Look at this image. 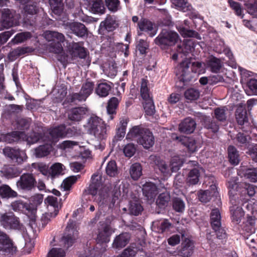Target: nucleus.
I'll list each match as a JSON object with an SVG mask.
<instances>
[{"instance_id":"nucleus-14","label":"nucleus","mask_w":257,"mask_h":257,"mask_svg":"<svg viewBox=\"0 0 257 257\" xmlns=\"http://www.w3.org/2000/svg\"><path fill=\"white\" fill-rule=\"evenodd\" d=\"M152 159L154 161L156 165V169H158L161 174L165 178H167L171 175L172 169L170 163H166L165 161L160 159L159 157L154 156Z\"/></svg>"},{"instance_id":"nucleus-50","label":"nucleus","mask_w":257,"mask_h":257,"mask_svg":"<svg viewBox=\"0 0 257 257\" xmlns=\"http://www.w3.org/2000/svg\"><path fill=\"white\" fill-rule=\"evenodd\" d=\"M14 157L12 160V162L17 165H21L27 160V156L26 152L20 149H18L17 153H15Z\"/></svg>"},{"instance_id":"nucleus-35","label":"nucleus","mask_w":257,"mask_h":257,"mask_svg":"<svg viewBox=\"0 0 257 257\" xmlns=\"http://www.w3.org/2000/svg\"><path fill=\"white\" fill-rule=\"evenodd\" d=\"M86 111V109L82 107L73 108L69 113L68 117L72 121H80L85 114Z\"/></svg>"},{"instance_id":"nucleus-16","label":"nucleus","mask_w":257,"mask_h":257,"mask_svg":"<svg viewBox=\"0 0 257 257\" xmlns=\"http://www.w3.org/2000/svg\"><path fill=\"white\" fill-rule=\"evenodd\" d=\"M142 191L143 195L147 199L151 202H153L158 193V190L155 184L152 182H146L143 185Z\"/></svg>"},{"instance_id":"nucleus-18","label":"nucleus","mask_w":257,"mask_h":257,"mask_svg":"<svg viewBox=\"0 0 257 257\" xmlns=\"http://www.w3.org/2000/svg\"><path fill=\"white\" fill-rule=\"evenodd\" d=\"M239 203V200L236 199L234 203H231L232 206L230 207L232 221L236 223H239L244 216V211L242 208L238 206Z\"/></svg>"},{"instance_id":"nucleus-22","label":"nucleus","mask_w":257,"mask_h":257,"mask_svg":"<svg viewBox=\"0 0 257 257\" xmlns=\"http://www.w3.org/2000/svg\"><path fill=\"white\" fill-rule=\"evenodd\" d=\"M138 28L141 31L147 32L152 37L157 33V30L154 28L153 24L144 18L141 19L139 22H138Z\"/></svg>"},{"instance_id":"nucleus-34","label":"nucleus","mask_w":257,"mask_h":257,"mask_svg":"<svg viewBox=\"0 0 257 257\" xmlns=\"http://www.w3.org/2000/svg\"><path fill=\"white\" fill-rule=\"evenodd\" d=\"M69 47L75 56L80 58H84L86 56V51L81 43L73 42L69 44Z\"/></svg>"},{"instance_id":"nucleus-31","label":"nucleus","mask_w":257,"mask_h":257,"mask_svg":"<svg viewBox=\"0 0 257 257\" xmlns=\"http://www.w3.org/2000/svg\"><path fill=\"white\" fill-rule=\"evenodd\" d=\"M235 117L238 124L243 125L247 122L248 117L244 105L239 104L235 112Z\"/></svg>"},{"instance_id":"nucleus-6","label":"nucleus","mask_w":257,"mask_h":257,"mask_svg":"<svg viewBox=\"0 0 257 257\" xmlns=\"http://www.w3.org/2000/svg\"><path fill=\"white\" fill-rule=\"evenodd\" d=\"M126 139L136 140L137 143L145 149H148L154 145L155 139L152 132L140 125L133 126L126 135Z\"/></svg>"},{"instance_id":"nucleus-40","label":"nucleus","mask_w":257,"mask_h":257,"mask_svg":"<svg viewBox=\"0 0 257 257\" xmlns=\"http://www.w3.org/2000/svg\"><path fill=\"white\" fill-rule=\"evenodd\" d=\"M130 174L134 180H138L142 175V167L138 163L133 164L130 169Z\"/></svg>"},{"instance_id":"nucleus-46","label":"nucleus","mask_w":257,"mask_h":257,"mask_svg":"<svg viewBox=\"0 0 257 257\" xmlns=\"http://www.w3.org/2000/svg\"><path fill=\"white\" fill-rule=\"evenodd\" d=\"M199 177V170L197 168H194L191 170L188 173L187 178V183L190 185H195L198 182Z\"/></svg>"},{"instance_id":"nucleus-59","label":"nucleus","mask_w":257,"mask_h":257,"mask_svg":"<svg viewBox=\"0 0 257 257\" xmlns=\"http://www.w3.org/2000/svg\"><path fill=\"white\" fill-rule=\"evenodd\" d=\"M105 3L108 10L112 13H115L120 9L119 0H105Z\"/></svg>"},{"instance_id":"nucleus-32","label":"nucleus","mask_w":257,"mask_h":257,"mask_svg":"<svg viewBox=\"0 0 257 257\" xmlns=\"http://www.w3.org/2000/svg\"><path fill=\"white\" fill-rule=\"evenodd\" d=\"M193 243L188 239L185 240L182 243L181 248L179 250V255L183 257L190 256L193 250Z\"/></svg>"},{"instance_id":"nucleus-33","label":"nucleus","mask_w":257,"mask_h":257,"mask_svg":"<svg viewBox=\"0 0 257 257\" xmlns=\"http://www.w3.org/2000/svg\"><path fill=\"white\" fill-rule=\"evenodd\" d=\"M3 175L7 179H12L18 177L21 173L20 169L13 166H6L2 171Z\"/></svg>"},{"instance_id":"nucleus-1","label":"nucleus","mask_w":257,"mask_h":257,"mask_svg":"<svg viewBox=\"0 0 257 257\" xmlns=\"http://www.w3.org/2000/svg\"><path fill=\"white\" fill-rule=\"evenodd\" d=\"M102 177L98 173L94 174L91 177V182L88 188V192L93 196L96 195L98 192V195L96 199L99 205V211L96 214L95 220H97L102 211L107 212L110 210L116 199L115 197H111L104 188L102 189Z\"/></svg>"},{"instance_id":"nucleus-17","label":"nucleus","mask_w":257,"mask_h":257,"mask_svg":"<svg viewBox=\"0 0 257 257\" xmlns=\"http://www.w3.org/2000/svg\"><path fill=\"white\" fill-rule=\"evenodd\" d=\"M172 138L174 140L178 141V142H180L184 146H186L190 152L193 153L195 152L198 148L196 142L192 138H189L183 136L178 137L175 134H173Z\"/></svg>"},{"instance_id":"nucleus-61","label":"nucleus","mask_w":257,"mask_h":257,"mask_svg":"<svg viewBox=\"0 0 257 257\" xmlns=\"http://www.w3.org/2000/svg\"><path fill=\"white\" fill-rule=\"evenodd\" d=\"M63 0H49L50 5L54 13L60 15L62 12Z\"/></svg>"},{"instance_id":"nucleus-39","label":"nucleus","mask_w":257,"mask_h":257,"mask_svg":"<svg viewBox=\"0 0 257 257\" xmlns=\"http://www.w3.org/2000/svg\"><path fill=\"white\" fill-rule=\"evenodd\" d=\"M244 178L252 183L257 182V168H250L243 169L242 171Z\"/></svg>"},{"instance_id":"nucleus-27","label":"nucleus","mask_w":257,"mask_h":257,"mask_svg":"<svg viewBox=\"0 0 257 257\" xmlns=\"http://www.w3.org/2000/svg\"><path fill=\"white\" fill-rule=\"evenodd\" d=\"M88 7L94 14H103L105 9L102 0H87Z\"/></svg>"},{"instance_id":"nucleus-2","label":"nucleus","mask_w":257,"mask_h":257,"mask_svg":"<svg viewBox=\"0 0 257 257\" xmlns=\"http://www.w3.org/2000/svg\"><path fill=\"white\" fill-rule=\"evenodd\" d=\"M76 132L74 128H68L61 124L48 130L49 137L45 141V144L35 149L34 154L37 158H42L48 155L52 149V144L57 142L60 139L65 137H72Z\"/></svg>"},{"instance_id":"nucleus-53","label":"nucleus","mask_w":257,"mask_h":257,"mask_svg":"<svg viewBox=\"0 0 257 257\" xmlns=\"http://www.w3.org/2000/svg\"><path fill=\"white\" fill-rule=\"evenodd\" d=\"M172 3L177 9L183 12L190 10L191 5L186 0H171Z\"/></svg>"},{"instance_id":"nucleus-9","label":"nucleus","mask_w":257,"mask_h":257,"mask_svg":"<svg viewBox=\"0 0 257 257\" xmlns=\"http://www.w3.org/2000/svg\"><path fill=\"white\" fill-rule=\"evenodd\" d=\"M78 232L75 222L70 220L62 238V241L65 246L68 248L74 243L78 237Z\"/></svg>"},{"instance_id":"nucleus-30","label":"nucleus","mask_w":257,"mask_h":257,"mask_svg":"<svg viewBox=\"0 0 257 257\" xmlns=\"http://www.w3.org/2000/svg\"><path fill=\"white\" fill-rule=\"evenodd\" d=\"M238 184L234 178H232L228 181V188L229 189L230 202L234 203L236 199H238V197L236 191H238Z\"/></svg>"},{"instance_id":"nucleus-5","label":"nucleus","mask_w":257,"mask_h":257,"mask_svg":"<svg viewBox=\"0 0 257 257\" xmlns=\"http://www.w3.org/2000/svg\"><path fill=\"white\" fill-rule=\"evenodd\" d=\"M114 231L110 225L100 222L96 241L98 245H99V243H105L103 245V249L98 251L97 250L98 247L96 246V248L88 250V252L86 251L84 254L80 255L79 257H101V253L105 250L106 243L109 241L110 236Z\"/></svg>"},{"instance_id":"nucleus-44","label":"nucleus","mask_w":257,"mask_h":257,"mask_svg":"<svg viewBox=\"0 0 257 257\" xmlns=\"http://www.w3.org/2000/svg\"><path fill=\"white\" fill-rule=\"evenodd\" d=\"M12 207L15 211H21L27 213V211H29L30 205L24 203L21 200H17L13 202L12 204Z\"/></svg>"},{"instance_id":"nucleus-10","label":"nucleus","mask_w":257,"mask_h":257,"mask_svg":"<svg viewBox=\"0 0 257 257\" xmlns=\"http://www.w3.org/2000/svg\"><path fill=\"white\" fill-rule=\"evenodd\" d=\"M94 84L91 81H86L83 84L79 93H72L69 99L71 102L85 101L87 98L92 93Z\"/></svg>"},{"instance_id":"nucleus-55","label":"nucleus","mask_w":257,"mask_h":257,"mask_svg":"<svg viewBox=\"0 0 257 257\" xmlns=\"http://www.w3.org/2000/svg\"><path fill=\"white\" fill-rule=\"evenodd\" d=\"M64 169L63 164L60 163H55L51 166V178L53 179L56 176L62 174Z\"/></svg>"},{"instance_id":"nucleus-62","label":"nucleus","mask_w":257,"mask_h":257,"mask_svg":"<svg viewBox=\"0 0 257 257\" xmlns=\"http://www.w3.org/2000/svg\"><path fill=\"white\" fill-rule=\"evenodd\" d=\"M172 171L176 172L179 170L183 164L182 160L178 156L173 157L169 163Z\"/></svg>"},{"instance_id":"nucleus-15","label":"nucleus","mask_w":257,"mask_h":257,"mask_svg":"<svg viewBox=\"0 0 257 257\" xmlns=\"http://www.w3.org/2000/svg\"><path fill=\"white\" fill-rule=\"evenodd\" d=\"M2 25L6 28L17 26L19 24L17 17H15L9 9H4L2 13Z\"/></svg>"},{"instance_id":"nucleus-58","label":"nucleus","mask_w":257,"mask_h":257,"mask_svg":"<svg viewBox=\"0 0 257 257\" xmlns=\"http://www.w3.org/2000/svg\"><path fill=\"white\" fill-rule=\"evenodd\" d=\"M172 206L174 210L177 212H183L185 208L184 202L179 198H175L173 199Z\"/></svg>"},{"instance_id":"nucleus-29","label":"nucleus","mask_w":257,"mask_h":257,"mask_svg":"<svg viewBox=\"0 0 257 257\" xmlns=\"http://www.w3.org/2000/svg\"><path fill=\"white\" fill-rule=\"evenodd\" d=\"M206 67L209 68L212 72H218L222 66L221 61L214 56H210L205 62Z\"/></svg>"},{"instance_id":"nucleus-11","label":"nucleus","mask_w":257,"mask_h":257,"mask_svg":"<svg viewBox=\"0 0 257 257\" xmlns=\"http://www.w3.org/2000/svg\"><path fill=\"white\" fill-rule=\"evenodd\" d=\"M36 184V180L33 175L30 173H24L21 176L16 182V186L18 190L29 191L32 190Z\"/></svg>"},{"instance_id":"nucleus-37","label":"nucleus","mask_w":257,"mask_h":257,"mask_svg":"<svg viewBox=\"0 0 257 257\" xmlns=\"http://www.w3.org/2000/svg\"><path fill=\"white\" fill-rule=\"evenodd\" d=\"M16 191L13 190L8 185H3L0 186V196L4 198H15L18 196Z\"/></svg>"},{"instance_id":"nucleus-47","label":"nucleus","mask_w":257,"mask_h":257,"mask_svg":"<svg viewBox=\"0 0 257 257\" xmlns=\"http://www.w3.org/2000/svg\"><path fill=\"white\" fill-rule=\"evenodd\" d=\"M228 155L230 162L234 165H237L239 163V155L236 148L230 146L228 148Z\"/></svg>"},{"instance_id":"nucleus-48","label":"nucleus","mask_w":257,"mask_h":257,"mask_svg":"<svg viewBox=\"0 0 257 257\" xmlns=\"http://www.w3.org/2000/svg\"><path fill=\"white\" fill-rule=\"evenodd\" d=\"M245 6L247 12L254 18H257V0H244Z\"/></svg>"},{"instance_id":"nucleus-8","label":"nucleus","mask_w":257,"mask_h":257,"mask_svg":"<svg viewBox=\"0 0 257 257\" xmlns=\"http://www.w3.org/2000/svg\"><path fill=\"white\" fill-rule=\"evenodd\" d=\"M179 36L174 31L163 29L155 39V43L161 48L174 45L178 41Z\"/></svg>"},{"instance_id":"nucleus-41","label":"nucleus","mask_w":257,"mask_h":257,"mask_svg":"<svg viewBox=\"0 0 257 257\" xmlns=\"http://www.w3.org/2000/svg\"><path fill=\"white\" fill-rule=\"evenodd\" d=\"M32 35L30 32H25L17 34L13 39L11 40L9 44L12 43L13 44H18L22 43L27 40L30 39Z\"/></svg>"},{"instance_id":"nucleus-26","label":"nucleus","mask_w":257,"mask_h":257,"mask_svg":"<svg viewBox=\"0 0 257 257\" xmlns=\"http://www.w3.org/2000/svg\"><path fill=\"white\" fill-rule=\"evenodd\" d=\"M196 122L190 117L185 118L179 125V131L184 133L190 134L194 132L196 127Z\"/></svg>"},{"instance_id":"nucleus-43","label":"nucleus","mask_w":257,"mask_h":257,"mask_svg":"<svg viewBox=\"0 0 257 257\" xmlns=\"http://www.w3.org/2000/svg\"><path fill=\"white\" fill-rule=\"evenodd\" d=\"M31 121V119L29 118H18L14 125L18 130L25 131L29 128Z\"/></svg>"},{"instance_id":"nucleus-42","label":"nucleus","mask_w":257,"mask_h":257,"mask_svg":"<svg viewBox=\"0 0 257 257\" xmlns=\"http://www.w3.org/2000/svg\"><path fill=\"white\" fill-rule=\"evenodd\" d=\"M115 21L113 17L108 16L105 20L100 23V27L108 31H112L115 28Z\"/></svg>"},{"instance_id":"nucleus-21","label":"nucleus","mask_w":257,"mask_h":257,"mask_svg":"<svg viewBox=\"0 0 257 257\" xmlns=\"http://www.w3.org/2000/svg\"><path fill=\"white\" fill-rule=\"evenodd\" d=\"M131 235L128 233L124 232L116 236L112 243V247L120 249L124 247L129 242Z\"/></svg>"},{"instance_id":"nucleus-60","label":"nucleus","mask_w":257,"mask_h":257,"mask_svg":"<svg viewBox=\"0 0 257 257\" xmlns=\"http://www.w3.org/2000/svg\"><path fill=\"white\" fill-rule=\"evenodd\" d=\"M79 176H70L63 181L62 186L65 190H69L77 181Z\"/></svg>"},{"instance_id":"nucleus-36","label":"nucleus","mask_w":257,"mask_h":257,"mask_svg":"<svg viewBox=\"0 0 257 257\" xmlns=\"http://www.w3.org/2000/svg\"><path fill=\"white\" fill-rule=\"evenodd\" d=\"M112 83L103 82L99 83L95 89V93L99 96L105 97L108 95L112 86Z\"/></svg>"},{"instance_id":"nucleus-20","label":"nucleus","mask_w":257,"mask_h":257,"mask_svg":"<svg viewBox=\"0 0 257 257\" xmlns=\"http://www.w3.org/2000/svg\"><path fill=\"white\" fill-rule=\"evenodd\" d=\"M187 27H188V21L187 20H185L183 24H178L176 25L177 29L183 37H195L200 39L198 33L195 31L189 30Z\"/></svg>"},{"instance_id":"nucleus-49","label":"nucleus","mask_w":257,"mask_h":257,"mask_svg":"<svg viewBox=\"0 0 257 257\" xmlns=\"http://www.w3.org/2000/svg\"><path fill=\"white\" fill-rule=\"evenodd\" d=\"M105 172L110 177H115L118 173L116 162L114 161L108 162L105 167Z\"/></svg>"},{"instance_id":"nucleus-56","label":"nucleus","mask_w":257,"mask_h":257,"mask_svg":"<svg viewBox=\"0 0 257 257\" xmlns=\"http://www.w3.org/2000/svg\"><path fill=\"white\" fill-rule=\"evenodd\" d=\"M45 202L48 204L51 207H52L54 211H57V213L59 212V201L56 197L52 195L48 196L45 200Z\"/></svg>"},{"instance_id":"nucleus-13","label":"nucleus","mask_w":257,"mask_h":257,"mask_svg":"<svg viewBox=\"0 0 257 257\" xmlns=\"http://www.w3.org/2000/svg\"><path fill=\"white\" fill-rule=\"evenodd\" d=\"M16 251V247L14 245L9 236L0 231V252L5 255L13 254Z\"/></svg>"},{"instance_id":"nucleus-38","label":"nucleus","mask_w":257,"mask_h":257,"mask_svg":"<svg viewBox=\"0 0 257 257\" xmlns=\"http://www.w3.org/2000/svg\"><path fill=\"white\" fill-rule=\"evenodd\" d=\"M153 225L154 227L157 228L159 233L168 231L172 227V224L168 220L165 219L154 222Z\"/></svg>"},{"instance_id":"nucleus-54","label":"nucleus","mask_w":257,"mask_h":257,"mask_svg":"<svg viewBox=\"0 0 257 257\" xmlns=\"http://www.w3.org/2000/svg\"><path fill=\"white\" fill-rule=\"evenodd\" d=\"M184 96L187 100L190 101L196 100L200 96V91L198 89L191 88L185 91Z\"/></svg>"},{"instance_id":"nucleus-3","label":"nucleus","mask_w":257,"mask_h":257,"mask_svg":"<svg viewBox=\"0 0 257 257\" xmlns=\"http://www.w3.org/2000/svg\"><path fill=\"white\" fill-rule=\"evenodd\" d=\"M84 127L89 134L94 136L97 141L102 142L100 148L103 150L104 148L103 142L108 137L110 126L100 117L92 115L87 119Z\"/></svg>"},{"instance_id":"nucleus-24","label":"nucleus","mask_w":257,"mask_h":257,"mask_svg":"<svg viewBox=\"0 0 257 257\" xmlns=\"http://www.w3.org/2000/svg\"><path fill=\"white\" fill-rule=\"evenodd\" d=\"M25 137V134L23 132L14 131L1 136L0 140L5 141L8 143H12L23 139Z\"/></svg>"},{"instance_id":"nucleus-57","label":"nucleus","mask_w":257,"mask_h":257,"mask_svg":"<svg viewBox=\"0 0 257 257\" xmlns=\"http://www.w3.org/2000/svg\"><path fill=\"white\" fill-rule=\"evenodd\" d=\"M183 47L178 46L177 51L178 53H182L186 55L193 49V43L191 40H188L183 43Z\"/></svg>"},{"instance_id":"nucleus-12","label":"nucleus","mask_w":257,"mask_h":257,"mask_svg":"<svg viewBox=\"0 0 257 257\" xmlns=\"http://www.w3.org/2000/svg\"><path fill=\"white\" fill-rule=\"evenodd\" d=\"M0 222L1 225L6 229L20 230L22 227V225L20 224L18 218L12 213L2 214L0 218Z\"/></svg>"},{"instance_id":"nucleus-25","label":"nucleus","mask_w":257,"mask_h":257,"mask_svg":"<svg viewBox=\"0 0 257 257\" xmlns=\"http://www.w3.org/2000/svg\"><path fill=\"white\" fill-rule=\"evenodd\" d=\"M121 99V97L119 96L118 98L113 97L109 100L107 106V112L109 116L108 121L113 119V115L116 114V109Z\"/></svg>"},{"instance_id":"nucleus-63","label":"nucleus","mask_w":257,"mask_h":257,"mask_svg":"<svg viewBox=\"0 0 257 257\" xmlns=\"http://www.w3.org/2000/svg\"><path fill=\"white\" fill-rule=\"evenodd\" d=\"M227 110L226 107L217 108L214 110V114L216 118L220 121H224L226 118V111Z\"/></svg>"},{"instance_id":"nucleus-4","label":"nucleus","mask_w":257,"mask_h":257,"mask_svg":"<svg viewBox=\"0 0 257 257\" xmlns=\"http://www.w3.org/2000/svg\"><path fill=\"white\" fill-rule=\"evenodd\" d=\"M206 67L205 63L196 61L191 64L188 60H185L177 68L176 74L180 81L188 82L193 77L192 72L198 74L203 73Z\"/></svg>"},{"instance_id":"nucleus-64","label":"nucleus","mask_w":257,"mask_h":257,"mask_svg":"<svg viewBox=\"0 0 257 257\" xmlns=\"http://www.w3.org/2000/svg\"><path fill=\"white\" fill-rule=\"evenodd\" d=\"M65 252L60 248H53L48 253L47 257H65Z\"/></svg>"},{"instance_id":"nucleus-23","label":"nucleus","mask_w":257,"mask_h":257,"mask_svg":"<svg viewBox=\"0 0 257 257\" xmlns=\"http://www.w3.org/2000/svg\"><path fill=\"white\" fill-rule=\"evenodd\" d=\"M67 27L73 33L79 37H83L87 33V29L85 26L80 23L72 22L67 23Z\"/></svg>"},{"instance_id":"nucleus-51","label":"nucleus","mask_w":257,"mask_h":257,"mask_svg":"<svg viewBox=\"0 0 257 257\" xmlns=\"http://www.w3.org/2000/svg\"><path fill=\"white\" fill-rule=\"evenodd\" d=\"M170 200V196L167 192L161 193L158 196L156 201L157 205L160 208H164L167 206Z\"/></svg>"},{"instance_id":"nucleus-28","label":"nucleus","mask_w":257,"mask_h":257,"mask_svg":"<svg viewBox=\"0 0 257 257\" xmlns=\"http://www.w3.org/2000/svg\"><path fill=\"white\" fill-rule=\"evenodd\" d=\"M221 214L218 209L215 208L212 210L210 213V223L214 231L219 230L221 225Z\"/></svg>"},{"instance_id":"nucleus-7","label":"nucleus","mask_w":257,"mask_h":257,"mask_svg":"<svg viewBox=\"0 0 257 257\" xmlns=\"http://www.w3.org/2000/svg\"><path fill=\"white\" fill-rule=\"evenodd\" d=\"M44 38L50 42L51 51L55 53H59L62 50V43L65 41L64 35L61 33L53 31H46L43 34Z\"/></svg>"},{"instance_id":"nucleus-52","label":"nucleus","mask_w":257,"mask_h":257,"mask_svg":"<svg viewBox=\"0 0 257 257\" xmlns=\"http://www.w3.org/2000/svg\"><path fill=\"white\" fill-rule=\"evenodd\" d=\"M248 89L245 90L248 95H257V79L250 78L247 82Z\"/></svg>"},{"instance_id":"nucleus-19","label":"nucleus","mask_w":257,"mask_h":257,"mask_svg":"<svg viewBox=\"0 0 257 257\" xmlns=\"http://www.w3.org/2000/svg\"><path fill=\"white\" fill-rule=\"evenodd\" d=\"M49 137L48 131L47 133H44L43 135L40 133H36L35 132H31L28 136H24L22 140H25L29 145L34 144L37 142H45L47 141V139Z\"/></svg>"},{"instance_id":"nucleus-45","label":"nucleus","mask_w":257,"mask_h":257,"mask_svg":"<svg viewBox=\"0 0 257 257\" xmlns=\"http://www.w3.org/2000/svg\"><path fill=\"white\" fill-rule=\"evenodd\" d=\"M141 95L143 100H149L151 97L148 88V81L145 79H142L140 87Z\"/></svg>"}]
</instances>
